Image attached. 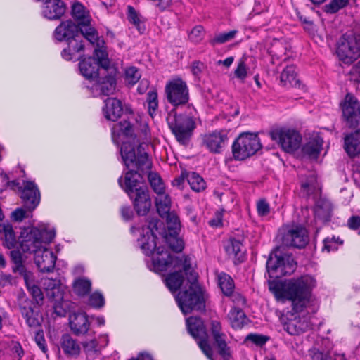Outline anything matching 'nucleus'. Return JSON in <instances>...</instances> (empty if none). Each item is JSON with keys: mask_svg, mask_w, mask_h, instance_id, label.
Wrapping results in <instances>:
<instances>
[{"mask_svg": "<svg viewBox=\"0 0 360 360\" xmlns=\"http://www.w3.org/2000/svg\"><path fill=\"white\" fill-rule=\"evenodd\" d=\"M72 287L75 295L84 297L89 295L91 290V281L86 277H77L74 280Z\"/></svg>", "mask_w": 360, "mask_h": 360, "instance_id": "obj_33", "label": "nucleus"}, {"mask_svg": "<svg viewBox=\"0 0 360 360\" xmlns=\"http://www.w3.org/2000/svg\"><path fill=\"white\" fill-rule=\"evenodd\" d=\"M66 11V4L63 0H45L43 15L49 20L60 19Z\"/></svg>", "mask_w": 360, "mask_h": 360, "instance_id": "obj_22", "label": "nucleus"}, {"mask_svg": "<svg viewBox=\"0 0 360 360\" xmlns=\"http://www.w3.org/2000/svg\"><path fill=\"white\" fill-rule=\"evenodd\" d=\"M246 319L247 316L245 315L244 311L240 309H237L236 317L233 321V327L237 328H242L246 323Z\"/></svg>", "mask_w": 360, "mask_h": 360, "instance_id": "obj_56", "label": "nucleus"}, {"mask_svg": "<svg viewBox=\"0 0 360 360\" xmlns=\"http://www.w3.org/2000/svg\"><path fill=\"white\" fill-rule=\"evenodd\" d=\"M181 264L185 272L186 283L175 296L177 304L184 314H191L193 311L203 312L205 311V300L198 281V274L187 259H177L175 266Z\"/></svg>", "mask_w": 360, "mask_h": 360, "instance_id": "obj_3", "label": "nucleus"}, {"mask_svg": "<svg viewBox=\"0 0 360 360\" xmlns=\"http://www.w3.org/2000/svg\"><path fill=\"white\" fill-rule=\"evenodd\" d=\"M269 279V289L275 296L292 301V310L302 312L307 307L316 285L315 279L309 275L302 276L283 281V276L292 274L297 268V262L292 255L284 252L281 247L275 248L269 254L266 264Z\"/></svg>", "mask_w": 360, "mask_h": 360, "instance_id": "obj_1", "label": "nucleus"}, {"mask_svg": "<svg viewBox=\"0 0 360 360\" xmlns=\"http://www.w3.org/2000/svg\"><path fill=\"white\" fill-rule=\"evenodd\" d=\"M72 16L78 20V24L83 27L91 26L90 19L86 15L84 6L79 2H76L72 6Z\"/></svg>", "mask_w": 360, "mask_h": 360, "instance_id": "obj_37", "label": "nucleus"}, {"mask_svg": "<svg viewBox=\"0 0 360 360\" xmlns=\"http://www.w3.org/2000/svg\"><path fill=\"white\" fill-rule=\"evenodd\" d=\"M53 229L47 230L46 228L37 227L24 228L19 237L21 249L24 252L34 253L43 247V244L50 243L55 238Z\"/></svg>", "mask_w": 360, "mask_h": 360, "instance_id": "obj_6", "label": "nucleus"}, {"mask_svg": "<svg viewBox=\"0 0 360 360\" xmlns=\"http://www.w3.org/2000/svg\"><path fill=\"white\" fill-rule=\"evenodd\" d=\"M166 120L177 141L182 145L188 144L196 127L193 110H186L185 112L178 113L177 110L172 109Z\"/></svg>", "mask_w": 360, "mask_h": 360, "instance_id": "obj_5", "label": "nucleus"}, {"mask_svg": "<svg viewBox=\"0 0 360 360\" xmlns=\"http://www.w3.org/2000/svg\"><path fill=\"white\" fill-rule=\"evenodd\" d=\"M198 345H199L200 348L203 352V353L210 359H212V349L210 345H209L207 340H205V339L200 340V342H198Z\"/></svg>", "mask_w": 360, "mask_h": 360, "instance_id": "obj_62", "label": "nucleus"}, {"mask_svg": "<svg viewBox=\"0 0 360 360\" xmlns=\"http://www.w3.org/2000/svg\"><path fill=\"white\" fill-rule=\"evenodd\" d=\"M69 319L70 328L74 335L80 336L88 332L90 323L86 313H73L70 315Z\"/></svg>", "mask_w": 360, "mask_h": 360, "instance_id": "obj_23", "label": "nucleus"}, {"mask_svg": "<svg viewBox=\"0 0 360 360\" xmlns=\"http://www.w3.org/2000/svg\"><path fill=\"white\" fill-rule=\"evenodd\" d=\"M226 252L235 259L234 264H240L245 259L246 250L240 239L231 238L224 246Z\"/></svg>", "mask_w": 360, "mask_h": 360, "instance_id": "obj_24", "label": "nucleus"}, {"mask_svg": "<svg viewBox=\"0 0 360 360\" xmlns=\"http://www.w3.org/2000/svg\"><path fill=\"white\" fill-rule=\"evenodd\" d=\"M257 210L259 216L264 217L269 214L270 206L265 199H260L257 203Z\"/></svg>", "mask_w": 360, "mask_h": 360, "instance_id": "obj_58", "label": "nucleus"}, {"mask_svg": "<svg viewBox=\"0 0 360 360\" xmlns=\"http://www.w3.org/2000/svg\"><path fill=\"white\" fill-rule=\"evenodd\" d=\"M157 238V235H149L142 233L141 238L138 240L141 241V248L146 256L153 255L154 251L157 250L158 248L156 242Z\"/></svg>", "mask_w": 360, "mask_h": 360, "instance_id": "obj_34", "label": "nucleus"}, {"mask_svg": "<svg viewBox=\"0 0 360 360\" xmlns=\"http://www.w3.org/2000/svg\"><path fill=\"white\" fill-rule=\"evenodd\" d=\"M202 144L213 153H219L228 140L227 134L223 131H214L202 136Z\"/></svg>", "mask_w": 360, "mask_h": 360, "instance_id": "obj_21", "label": "nucleus"}, {"mask_svg": "<svg viewBox=\"0 0 360 360\" xmlns=\"http://www.w3.org/2000/svg\"><path fill=\"white\" fill-rule=\"evenodd\" d=\"M134 115V111L130 103L114 97V122L115 120L124 118L118 124L122 134L127 137H132L134 135L133 125L129 121Z\"/></svg>", "mask_w": 360, "mask_h": 360, "instance_id": "obj_13", "label": "nucleus"}, {"mask_svg": "<svg viewBox=\"0 0 360 360\" xmlns=\"http://www.w3.org/2000/svg\"><path fill=\"white\" fill-rule=\"evenodd\" d=\"M143 176L136 171H128L124 178L118 179L120 186L124 190L133 202L134 210L139 216H146L151 207V199Z\"/></svg>", "mask_w": 360, "mask_h": 360, "instance_id": "obj_4", "label": "nucleus"}, {"mask_svg": "<svg viewBox=\"0 0 360 360\" xmlns=\"http://www.w3.org/2000/svg\"><path fill=\"white\" fill-rule=\"evenodd\" d=\"M337 55L344 63L350 64L360 57V33L346 32L337 44Z\"/></svg>", "mask_w": 360, "mask_h": 360, "instance_id": "obj_9", "label": "nucleus"}, {"mask_svg": "<svg viewBox=\"0 0 360 360\" xmlns=\"http://www.w3.org/2000/svg\"><path fill=\"white\" fill-rule=\"evenodd\" d=\"M350 79L354 82H360V61L352 66L349 71Z\"/></svg>", "mask_w": 360, "mask_h": 360, "instance_id": "obj_61", "label": "nucleus"}, {"mask_svg": "<svg viewBox=\"0 0 360 360\" xmlns=\"http://www.w3.org/2000/svg\"><path fill=\"white\" fill-rule=\"evenodd\" d=\"M177 259L183 260L179 257H173L165 247L159 246L157 248L155 255L151 259L152 268L150 269L155 272H161L166 271L172 265H173L174 268H178L179 266H175Z\"/></svg>", "mask_w": 360, "mask_h": 360, "instance_id": "obj_17", "label": "nucleus"}, {"mask_svg": "<svg viewBox=\"0 0 360 360\" xmlns=\"http://www.w3.org/2000/svg\"><path fill=\"white\" fill-rule=\"evenodd\" d=\"M165 97L172 109L185 107L187 110H193V106L189 104L190 94L186 82L180 77L169 80L165 87Z\"/></svg>", "mask_w": 360, "mask_h": 360, "instance_id": "obj_8", "label": "nucleus"}, {"mask_svg": "<svg viewBox=\"0 0 360 360\" xmlns=\"http://www.w3.org/2000/svg\"><path fill=\"white\" fill-rule=\"evenodd\" d=\"M120 214L122 219L124 221H130L134 215L130 206H122L120 208Z\"/></svg>", "mask_w": 360, "mask_h": 360, "instance_id": "obj_63", "label": "nucleus"}, {"mask_svg": "<svg viewBox=\"0 0 360 360\" xmlns=\"http://www.w3.org/2000/svg\"><path fill=\"white\" fill-rule=\"evenodd\" d=\"M179 267L183 268V265L181 264ZM184 276V269L168 274L164 280L165 285L172 293L176 292L183 285Z\"/></svg>", "mask_w": 360, "mask_h": 360, "instance_id": "obj_27", "label": "nucleus"}, {"mask_svg": "<svg viewBox=\"0 0 360 360\" xmlns=\"http://www.w3.org/2000/svg\"><path fill=\"white\" fill-rule=\"evenodd\" d=\"M65 41L68 43V47L63 49L61 56L66 60H72L75 53L84 50V44L81 37H76Z\"/></svg>", "mask_w": 360, "mask_h": 360, "instance_id": "obj_31", "label": "nucleus"}, {"mask_svg": "<svg viewBox=\"0 0 360 360\" xmlns=\"http://www.w3.org/2000/svg\"><path fill=\"white\" fill-rule=\"evenodd\" d=\"M165 239L170 249L175 252H181L184 248V243L182 239L177 237L178 234H169Z\"/></svg>", "mask_w": 360, "mask_h": 360, "instance_id": "obj_48", "label": "nucleus"}, {"mask_svg": "<svg viewBox=\"0 0 360 360\" xmlns=\"http://www.w3.org/2000/svg\"><path fill=\"white\" fill-rule=\"evenodd\" d=\"M88 304L96 309H100L103 307L105 304V299L103 295L98 291H95L94 292L90 294L88 299Z\"/></svg>", "mask_w": 360, "mask_h": 360, "instance_id": "obj_51", "label": "nucleus"}, {"mask_svg": "<svg viewBox=\"0 0 360 360\" xmlns=\"http://www.w3.org/2000/svg\"><path fill=\"white\" fill-rule=\"evenodd\" d=\"M343 120L347 127L355 128L360 124V102L351 93L345 95L340 103Z\"/></svg>", "mask_w": 360, "mask_h": 360, "instance_id": "obj_15", "label": "nucleus"}, {"mask_svg": "<svg viewBox=\"0 0 360 360\" xmlns=\"http://www.w3.org/2000/svg\"><path fill=\"white\" fill-rule=\"evenodd\" d=\"M186 325L188 333L195 339H200L205 335V327L200 318L189 317L186 319Z\"/></svg>", "mask_w": 360, "mask_h": 360, "instance_id": "obj_29", "label": "nucleus"}, {"mask_svg": "<svg viewBox=\"0 0 360 360\" xmlns=\"http://www.w3.org/2000/svg\"><path fill=\"white\" fill-rule=\"evenodd\" d=\"M186 178L193 191L200 192L205 189L206 183L198 173L191 172L188 174Z\"/></svg>", "mask_w": 360, "mask_h": 360, "instance_id": "obj_43", "label": "nucleus"}, {"mask_svg": "<svg viewBox=\"0 0 360 360\" xmlns=\"http://www.w3.org/2000/svg\"><path fill=\"white\" fill-rule=\"evenodd\" d=\"M103 40L96 41L92 56H82L79 60V70L81 75L90 82H96L92 89L99 91V95L106 96L102 112L107 120H111L112 112V75L108 72L110 60L105 49L101 48Z\"/></svg>", "mask_w": 360, "mask_h": 360, "instance_id": "obj_2", "label": "nucleus"}, {"mask_svg": "<svg viewBox=\"0 0 360 360\" xmlns=\"http://www.w3.org/2000/svg\"><path fill=\"white\" fill-rule=\"evenodd\" d=\"M213 337L214 344L217 349L219 354L224 359L229 360L231 358L230 348L228 347L226 342V335L221 333L219 335H214Z\"/></svg>", "mask_w": 360, "mask_h": 360, "instance_id": "obj_38", "label": "nucleus"}, {"mask_svg": "<svg viewBox=\"0 0 360 360\" xmlns=\"http://www.w3.org/2000/svg\"><path fill=\"white\" fill-rule=\"evenodd\" d=\"M234 75L240 79L241 82H244L248 76V68L243 60H240L237 68L234 71Z\"/></svg>", "mask_w": 360, "mask_h": 360, "instance_id": "obj_54", "label": "nucleus"}, {"mask_svg": "<svg viewBox=\"0 0 360 360\" xmlns=\"http://www.w3.org/2000/svg\"><path fill=\"white\" fill-rule=\"evenodd\" d=\"M35 279V278H34ZM28 292L32 297L34 305H37L38 307H41L44 304V294L41 290V288L35 285L34 280L30 281L27 283H25Z\"/></svg>", "mask_w": 360, "mask_h": 360, "instance_id": "obj_42", "label": "nucleus"}, {"mask_svg": "<svg viewBox=\"0 0 360 360\" xmlns=\"http://www.w3.org/2000/svg\"><path fill=\"white\" fill-rule=\"evenodd\" d=\"M323 146L322 139L317 137L311 139L302 147V153L312 158H317Z\"/></svg>", "mask_w": 360, "mask_h": 360, "instance_id": "obj_36", "label": "nucleus"}, {"mask_svg": "<svg viewBox=\"0 0 360 360\" xmlns=\"http://www.w3.org/2000/svg\"><path fill=\"white\" fill-rule=\"evenodd\" d=\"M309 241L308 231L300 224L288 226L282 233V243L287 247L302 249Z\"/></svg>", "mask_w": 360, "mask_h": 360, "instance_id": "obj_14", "label": "nucleus"}, {"mask_svg": "<svg viewBox=\"0 0 360 360\" xmlns=\"http://www.w3.org/2000/svg\"><path fill=\"white\" fill-rule=\"evenodd\" d=\"M127 20L130 23L135 22L136 20L142 18V16L139 14V12L136 11V9L131 5L127 6Z\"/></svg>", "mask_w": 360, "mask_h": 360, "instance_id": "obj_59", "label": "nucleus"}, {"mask_svg": "<svg viewBox=\"0 0 360 360\" xmlns=\"http://www.w3.org/2000/svg\"><path fill=\"white\" fill-rule=\"evenodd\" d=\"M46 295L51 302H55L53 305L55 313L60 316H64L65 311L59 306V301L63 300V292L60 290V286L53 288V289L48 288L46 291Z\"/></svg>", "mask_w": 360, "mask_h": 360, "instance_id": "obj_35", "label": "nucleus"}, {"mask_svg": "<svg viewBox=\"0 0 360 360\" xmlns=\"http://www.w3.org/2000/svg\"><path fill=\"white\" fill-rule=\"evenodd\" d=\"M82 346L84 352L88 356L96 354L99 353L101 349V347L96 338H93L89 341L83 342Z\"/></svg>", "mask_w": 360, "mask_h": 360, "instance_id": "obj_49", "label": "nucleus"}, {"mask_svg": "<svg viewBox=\"0 0 360 360\" xmlns=\"http://www.w3.org/2000/svg\"><path fill=\"white\" fill-rule=\"evenodd\" d=\"M349 4V0H331L323 7V11L326 13L334 14L340 10L346 7Z\"/></svg>", "mask_w": 360, "mask_h": 360, "instance_id": "obj_47", "label": "nucleus"}, {"mask_svg": "<svg viewBox=\"0 0 360 360\" xmlns=\"http://www.w3.org/2000/svg\"><path fill=\"white\" fill-rule=\"evenodd\" d=\"M148 179L153 191L158 195H163L165 193V186L160 176L156 172H150Z\"/></svg>", "mask_w": 360, "mask_h": 360, "instance_id": "obj_44", "label": "nucleus"}, {"mask_svg": "<svg viewBox=\"0 0 360 360\" xmlns=\"http://www.w3.org/2000/svg\"><path fill=\"white\" fill-rule=\"evenodd\" d=\"M333 206L327 200L320 199L317 201L314 210L315 219L323 223L329 222L331 220Z\"/></svg>", "mask_w": 360, "mask_h": 360, "instance_id": "obj_28", "label": "nucleus"}, {"mask_svg": "<svg viewBox=\"0 0 360 360\" xmlns=\"http://www.w3.org/2000/svg\"><path fill=\"white\" fill-rule=\"evenodd\" d=\"M261 148L262 144L257 134L250 132L240 134L231 146L233 157L236 160H244Z\"/></svg>", "mask_w": 360, "mask_h": 360, "instance_id": "obj_10", "label": "nucleus"}, {"mask_svg": "<svg viewBox=\"0 0 360 360\" xmlns=\"http://www.w3.org/2000/svg\"><path fill=\"white\" fill-rule=\"evenodd\" d=\"M4 245L8 249H13L15 247L17 240L13 226L8 224L7 229L4 233Z\"/></svg>", "mask_w": 360, "mask_h": 360, "instance_id": "obj_50", "label": "nucleus"}, {"mask_svg": "<svg viewBox=\"0 0 360 360\" xmlns=\"http://www.w3.org/2000/svg\"><path fill=\"white\" fill-rule=\"evenodd\" d=\"M17 278V276L0 271V288H3L8 285H16L18 284Z\"/></svg>", "mask_w": 360, "mask_h": 360, "instance_id": "obj_55", "label": "nucleus"}, {"mask_svg": "<svg viewBox=\"0 0 360 360\" xmlns=\"http://www.w3.org/2000/svg\"><path fill=\"white\" fill-rule=\"evenodd\" d=\"M164 229L165 225L162 221L156 217H152L148 219V225L142 227V233L149 235H157V233L162 235Z\"/></svg>", "mask_w": 360, "mask_h": 360, "instance_id": "obj_40", "label": "nucleus"}, {"mask_svg": "<svg viewBox=\"0 0 360 360\" xmlns=\"http://www.w3.org/2000/svg\"><path fill=\"white\" fill-rule=\"evenodd\" d=\"M297 16L300 21L303 25V27L305 30L309 32H313L314 29V23L312 20L309 17L303 15L301 12H297Z\"/></svg>", "mask_w": 360, "mask_h": 360, "instance_id": "obj_57", "label": "nucleus"}, {"mask_svg": "<svg viewBox=\"0 0 360 360\" xmlns=\"http://www.w3.org/2000/svg\"><path fill=\"white\" fill-rule=\"evenodd\" d=\"M348 228L353 231H356L360 228V216L352 215L351 216L347 222Z\"/></svg>", "mask_w": 360, "mask_h": 360, "instance_id": "obj_60", "label": "nucleus"}, {"mask_svg": "<svg viewBox=\"0 0 360 360\" xmlns=\"http://www.w3.org/2000/svg\"><path fill=\"white\" fill-rule=\"evenodd\" d=\"M23 207L28 211H33L39 204L40 192L33 181H24V186L19 187Z\"/></svg>", "mask_w": 360, "mask_h": 360, "instance_id": "obj_16", "label": "nucleus"}, {"mask_svg": "<svg viewBox=\"0 0 360 360\" xmlns=\"http://www.w3.org/2000/svg\"><path fill=\"white\" fill-rule=\"evenodd\" d=\"M168 220V224H172L168 227L169 234H179L180 229V220L178 216L175 214L169 213V215L165 216Z\"/></svg>", "mask_w": 360, "mask_h": 360, "instance_id": "obj_52", "label": "nucleus"}, {"mask_svg": "<svg viewBox=\"0 0 360 360\" xmlns=\"http://www.w3.org/2000/svg\"><path fill=\"white\" fill-rule=\"evenodd\" d=\"M19 309L25 322L30 328H37L41 326L39 310H35L32 300L26 298L19 303Z\"/></svg>", "mask_w": 360, "mask_h": 360, "instance_id": "obj_20", "label": "nucleus"}, {"mask_svg": "<svg viewBox=\"0 0 360 360\" xmlns=\"http://www.w3.org/2000/svg\"><path fill=\"white\" fill-rule=\"evenodd\" d=\"M35 341L39 347L45 353L47 351V347L43 332H37L36 333Z\"/></svg>", "mask_w": 360, "mask_h": 360, "instance_id": "obj_64", "label": "nucleus"}, {"mask_svg": "<svg viewBox=\"0 0 360 360\" xmlns=\"http://www.w3.org/2000/svg\"><path fill=\"white\" fill-rule=\"evenodd\" d=\"M270 338L267 335L256 333H250L245 338V341H251L257 346L262 347L264 345Z\"/></svg>", "mask_w": 360, "mask_h": 360, "instance_id": "obj_53", "label": "nucleus"}, {"mask_svg": "<svg viewBox=\"0 0 360 360\" xmlns=\"http://www.w3.org/2000/svg\"><path fill=\"white\" fill-rule=\"evenodd\" d=\"M238 30H233L228 32L219 33L216 34L212 39L209 40V44L214 46L217 44H222L228 42L236 37Z\"/></svg>", "mask_w": 360, "mask_h": 360, "instance_id": "obj_45", "label": "nucleus"}, {"mask_svg": "<svg viewBox=\"0 0 360 360\" xmlns=\"http://www.w3.org/2000/svg\"><path fill=\"white\" fill-rule=\"evenodd\" d=\"M160 197L155 199L157 211L161 217L169 215L171 208V199L168 194L159 195Z\"/></svg>", "mask_w": 360, "mask_h": 360, "instance_id": "obj_41", "label": "nucleus"}, {"mask_svg": "<svg viewBox=\"0 0 360 360\" xmlns=\"http://www.w3.org/2000/svg\"><path fill=\"white\" fill-rule=\"evenodd\" d=\"M54 34L56 39L60 41L70 40L76 37H83L94 45L98 39V32L94 27H83L71 20L61 22L56 28Z\"/></svg>", "mask_w": 360, "mask_h": 360, "instance_id": "obj_7", "label": "nucleus"}, {"mask_svg": "<svg viewBox=\"0 0 360 360\" xmlns=\"http://www.w3.org/2000/svg\"><path fill=\"white\" fill-rule=\"evenodd\" d=\"M11 270L14 274L22 277L25 283L34 280V274L27 269L25 264L22 255L19 250H13L9 252Z\"/></svg>", "mask_w": 360, "mask_h": 360, "instance_id": "obj_18", "label": "nucleus"}, {"mask_svg": "<svg viewBox=\"0 0 360 360\" xmlns=\"http://www.w3.org/2000/svg\"><path fill=\"white\" fill-rule=\"evenodd\" d=\"M34 254L35 264L41 272L49 273L53 271L57 258L51 250L43 247Z\"/></svg>", "mask_w": 360, "mask_h": 360, "instance_id": "obj_19", "label": "nucleus"}, {"mask_svg": "<svg viewBox=\"0 0 360 360\" xmlns=\"http://www.w3.org/2000/svg\"><path fill=\"white\" fill-rule=\"evenodd\" d=\"M218 283L223 292L227 297L231 296L235 288L232 278L226 273H221L218 276Z\"/></svg>", "mask_w": 360, "mask_h": 360, "instance_id": "obj_39", "label": "nucleus"}, {"mask_svg": "<svg viewBox=\"0 0 360 360\" xmlns=\"http://www.w3.org/2000/svg\"><path fill=\"white\" fill-rule=\"evenodd\" d=\"M120 154L124 165L129 171H143L151 168V162L148 161V154L141 152L140 148L136 150L134 146L124 142L120 146Z\"/></svg>", "mask_w": 360, "mask_h": 360, "instance_id": "obj_11", "label": "nucleus"}, {"mask_svg": "<svg viewBox=\"0 0 360 360\" xmlns=\"http://www.w3.org/2000/svg\"><path fill=\"white\" fill-rule=\"evenodd\" d=\"M124 76L127 85L130 86L136 84L141 77L139 68L135 66L127 68L124 70Z\"/></svg>", "mask_w": 360, "mask_h": 360, "instance_id": "obj_46", "label": "nucleus"}, {"mask_svg": "<svg viewBox=\"0 0 360 360\" xmlns=\"http://www.w3.org/2000/svg\"><path fill=\"white\" fill-rule=\"evenodd\" d=\"M269 134L271 139L285 152L292 153L300 147L302 136L294 129H276L269 131Z\"/></svg>", "mask_w": 360, "mask_h": 360, "instance_id": "obj_12", "label": "nucleus"}, {"mask_svg": "<svg viewBox=\"0 0 360 360\" xmlns=\"http://www.w3.org/2000/svg\"><path fill=\"white\" fill-rule=\"evenodd\" d=\"M281 82L285 86L301 88V82L297 79L295 66L289 65L283 70L281 74Z\"/></svg>", "mask_w": 360, "mask_h": 360, "instance_id": "obj_32", "label": "nucleus"}, {"mask_svg": "<svg viewBox=\"0 0 360 360\" xmlns=\"http://www.w3.org/2000/svg\"><path fill=\"white\" fill-rule=\"evenodd\" d=\"M310 328L309 323L305 320L302 321L296 317L288 320L284 324V329L291 335H299Z\"/></svg>", "mask_w": 360, "mask_h": 360, "instance_id": "obj_30", "label": "nucleus"}, {"mask_svg": "<svg viewBox=\"0 0 360 360\" xmlns=\"http://www.w3.org/2000/svg\"><path fill=\"white\" fill-rule=\"evenodd\" d=\"M60 345L63 353L68 357H77L80 354V344L68 333L61 336Z\"/></svg>", "mask_w": 360, "mask_h": 360, "instance_id": "obj_26", "label": "nucleus"}, {"mask_svg": "<svg viewBox=\"0 0 360 360\" xmlns=\"http://www.w3.org/2000/svg\"><path fill=\"white\" fill-rule=\"evenodd\" d=\"M344 149L350 158L360 154V128L345 136Z\"/></svg>", "mask_w": 360, "mask_h": 360, "instance_id": "obj_25", "label": "nucleus"}]
</instances>
